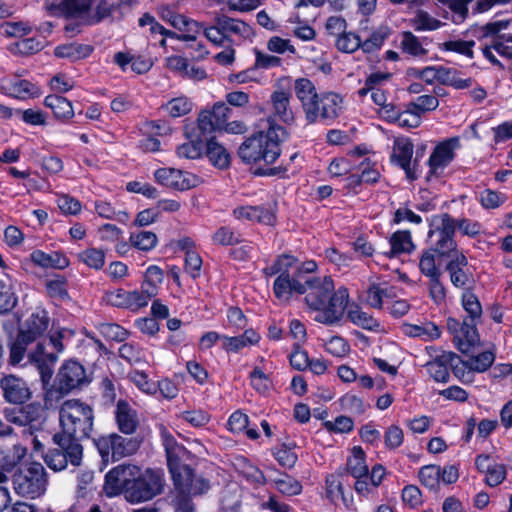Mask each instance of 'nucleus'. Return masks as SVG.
Instances as JSON below:
<instances>
[{
    "label": "nucleus",
    "mask_w": 512,
    "mask_h": 512,
    "mask_svg": "<svg viewBox=\"0 0 512 512\" xmlns=\"http://www.w3.org/2000/svg\"><path fill=\"white\" fill-rule=\"evenodd\" d=\"M164 489L163 473L159 470L140 468L132 464H121L105 475L103 490L109 497L123 494L130 503L153 499Z\"/></svg>",
    "instance_id": "1"
},
{
    "label": "nucleus",
    "mask_w": 512,
    "mask_h": 512,
    "mask_svg": "<svg viewBox=\"0 0 512 512\" xmlns=\"http://www.w3.org/2000/svg\"><path fill=\"white\" fill-rule=\"evenodd\" d=\"M160 436L176 491L183 497L200 496L208 492L211 487L210 481L196 474L187 463L191 453L163 426L160 428Z\"/></svg>",
    "instance_id": "2"
},
{
    "label": "nucleus",
    "mask_w": 512,
    "mask_h": 512,
    "mask_svg": "<svg viewBox=\"0 0 512 512\" xmlns=\"http://www.w3.org/2000/svg\"><path fill=\"white\" fill-rule=\"evenodd\" d=\"M303 288L305 303L311 310L319 312L315 321L331 325L342 318L349 299L345 287L335 290L331 277H310L305 274Z\"/></svg>",
    "instance_id": "3"
},
{
    "label": "nucleus",
    "mask_w": 512,
    "mask_h": 512,
    "mask_svg": "<svg viewBox=\"0 0 512 512\" xmlns=\"http://www.w3.org/2000/svg\"><path fill=\"white\" fill-rule=\"evenodd\" d=\"M294 92L300 102L308 124L325 122L330 124L342 111V97L334 92L318 94L314 83L308 78L294 82Z\"/></svg>",
    "instance_id": "4"
},
{
    "label": "nucleus",
    "mask_w": 512,
    "mask_h": 512,
    "mask_svg": "<svg viewBox=\"0 0 512 512\" xmlns=\"http://www.w3.org/2000/svg\"><path fill=\"white\" fill-rule=\"evenodd\" d=\"M289 137L287 130L279 125H271L266 132H258L248 137L239 147L238 155L247 164L260 161L272 164L281 154L280 143Z\"/></svg>",
    "instance_id": "5"
},
{
    "label": "nucleus",
    "mask_w": 512,
    "mask_h": 512,
    "mask_svg": "<svg viewBox=\"0 0 512 512\" xmlns=\"http://www.w3.org/2000/svg\"><path fill=\"white\" fill-rule=\"evenodd\" d=\"M61 433L56 435L81 443L90 437L94 425V412L90 405L80 400L65 401L59 411Z\"/></svg>",
    "instance_id": "6"
},
{
    "label": "nucleus",
    "mask_w": 512,
    "mask_h": 512,
    "mask_svg": "<svg viewBox=\"0 0 512 512\" xmlns=\"http://www.w3.org/2000/svg\"><path fill=\"white\" fill-rule=\"evenodd\" d=\"M12 483L16 494L35 499L46 491L48 484L47 473L41 463L32 462L14 473Z\"/></svg>",
    "instance_id": "7"
},
{
    "label": "nucleus",
    "mask_w": 512,
    "mask_h": 512,
    "mask_svg": "<svg viewBox=\"0 0 512 512\" xmlns=\"http://www.w3.org/2000/svg\"><path fill=\"white\" fill-rule=\"evenodd\" d=\"M53 441L58 446L57 449L49 451L44 456L47 466L54 471H61L67 467L68 463L73 466H79L83 457V446L81 443L71 442L56 434L53 435Z\"/></svg>",
    "instance_id": "8"
},
{
    "label": "nucleus",
    "mask_w": 512,
    "mask_h": 512,
    "mask_svg": "<svg viewBox=\"0 0 512 512\" xmlns=\"http://www.w3.org/2000/svg\"><path fill=\"white\" fill-rule=\"evenodd\" d=\"M317 264L314 261H307L297 266L295 271L291 273H283L278 275L274 281V294L280 300L288 301L294 293L303 294L305 274L314 272Z\"/></svg>",
    "instance_id": "9"
},
{
    "label": "nucleus",
    "mask_w": 512,
    "mask_h": 512,
    "mask_svg": "<svg viewBox=\"0 0 512 512\" xmlns=\"http://www.w3.org/2000/svg\"><path fill=\"white\" fill-rule=\"evenodd\" d=\"M453 217L445 213L440 216V222L428 233V239L432 252L441 257L452 258L457 251L454 240Z\"/></svg>",
    "instance_id": "10"
},
{
    "label": "nucleus",
    "mask_w": 512,
    "mask_h": 512,
    "mask_svg": "<svg viewBox=\"0 0 512 512\" xmlns=\"http://www.w3.org/2000/svg\"><path fill=\"white\" fill-rule=\"evenodd\" d=\"M459 147L460 140L458 137H451L438 143L428 159L429 175H441L453 161L455 151Z\"/></svg>",
    "instance_id": "11"
},
{
    "label": "nucleus",
    "mask_w": 512,
    "mask_h": 512,
    "mask_svg": "<svg viewBox=\"0 0 512 512\" xmlns=\"http://www.w3.org/2000/svg\"><path fill=\"white\" fill-rule=\"evenodd\" d=\"M56 383L59 391L67 394L88 383V378L84 367L79 362L69 360L60 367L56 376Z\"/></svg>",
    "instance_id": "12"
},
{
    "label": "nucleus",
    "mask_w": 512,
    "mask_h": 512,
    "mask_svg": "<svg viewBox=\"0 0 512 512\" xmlns=\"http://www.w3.org/2000/svg\"><path fill=\"white\" fill-rule=\"evenodd\" d=\"M154 177L159 184L180 191L194 188L201 183L198 176L175 168L157 169Z\"/></svg>",
    "instance_id": "13"
},
{
    "label": "nucleus",
    "mask_w": 512,
    "mask_h": 512,
    "mask_svg": "<svg viewBox=\"0 0 512 512\" xmlns=\"http://www.w3.org/2000/svg\"><path fill=\"white\" fill-rule=\"evenodd\" d=\"M450 282L456 288L469 290L475 280L466 256L462 252H455L446 264Z\"/></svg>",
    "instance_id": "14"
},
{
    "label": "nucleus",
    "mask_w": 512,
    "mask_h": 512,
    "mask_svg": "<svg viewBox=\"0 0 512 512\" xmlns=\"http://www.w3.org/2000/svg\"><path fill=\"white\" fill-rule=\"evenodd\" d=\"M28 359L37 367L42 382L49 383L57 362V353L51 351L45 341H41L28 353Z\"/></svg>",
    "instance_id": "15"
},
{
    "label": "nucleus",
    "mask_w": 512,
    "mask_h": 512,
    "mask_svg": "<svg viewBox=\"0 0 512 512\" xmlns=\"http://www.w3.org/2000/svg\"><path fill=\"white\" fill-rule=\"evenodd\" d=\"M462 360L453 352H442L437 355L433 360L428 361L425 365L428 374L436 382L446 383L449 381V370L453 369L457 374V366Z\"/></svg>",
    "instance_id": "16"
},
{
    "label": "nucleus",
    "mask_w": 512,
    "mask_h": 512,
    "mask_svg": "<svg viewBox=\"0 0 512 512\" xmlns=\"http://www.w3.org/2000/svg\"><path fill=\"white\" fill-rule=\"evenodd\" d=\"M4 399L11 404H23L31 398L27 382L15 375H6L0 380Z\"/></svg>",
    "instance_id": "17"
},
{
    "label": "nucleus",
    "mask_w": 512,
    "mask_h": 512,
    "mask_svg": "<svg viewBox=\"0 0 512 512\" xmlns=\"http://www.w3.org/2000/svg\"><path fill=\"white\" fill-rule=\"evenodd\" d=\"M50 319L45 310L39 309L33 312L25 321L23 327L19 331L21 340L26 339L30 343L36 341L48 329Z\"/></svg>",
    "instance_id": "18"
},
{
    "label": "nucleus",
    "mask_w": 512,
    "mask_h": 512,
    "mask_svg": "<svg viewBox=\"0 0 512 512\" xmlns=\"http://www.w3.org/2000/svg\"><path fill=\"white\" fill-rule=\"evenodd\" d=\"M413 155V144L408 138H397L394 141L393 154L391 160L397 163L406 173L410 180L417 178L411 168V159Z\"/></svg>",
    "instance_id": "19"
},
{
    "label": "nucleus",
    "mask_w": 512,
    "mask_h": 512,
    "mask_svg": "<svg viewBox=\"0 0 512 512\" xmlns=\"http://www.w3.org/2000/svg\"><path fill=\"white\" fill-rule=\"evenodd\" d=\"M115 419L118 429L127 435L133 434L139 425L137 411L124 401L119 400L115 409Z\"/></svg>",
    "instance_id": "20"
},
{
    "label": "nucleus",
    "mask_w": 512,
    "mask_h": 512,
    "mask_svg": "<svg viewBox=\"0 0 512 512\" xmlns=\"http://www.w3.org/2000/svg\"><path fill=\"white\" fill-rule=\"evenodd\" d=\"M166 66L171 71L193 81L203 80L207 76L204 69L188 62L186 58L177 55L168 57L166 59Z\"/></svg>",
    "instance_id": "21"
},
{
    "label": "nucleus",
    "mask_w": 512,
    "mask_h": 512,
    "mask_svg": "<svg viewBox=\"0 0 512 512\" xmlns=\"http://www.w3.org/2000/svg\"><path fill=\"white\" fill-rule=\"evenodd\" d=\"M233 215L238 220L256 221L265 225H273L276 219L273 210L263 206H239L233 210Z\"/></svg>",
    "instance_id": "22"
},
{
    "label": "nucleus",
    "mask_w": 512,
    "mask_h": 512,
    "mask_svg": "<svg viewBox=\"0 0 512 512\" xmlns=\"http://www.w3.org/2000/svg\"><path fill=\"white\" fill-rule=\"evenodd\" d=\"M270 99L274 115L284 123L292 124L295 121V115L290 106L291 93L284 90H275Z\"/></svg>",
    "instance_id": "23"
},
{
    "label": "nucleus",
    "mask_w": 512,
    "mask_h": 512,
    "mask_svg": "<svg viewBox=\"0 0 512 512\" xmlns=\"http://www.w3.org/2000/svg\"><path fill=\"white\" fill-rule=\"evenodd\" d=\"M107 301L117 307L138 310L145 306V299L140 295V291H125L119 289L107 295Z\"/></svg>",
    "instance_id": "24"
},
{
    "label": "nucleus",
    "mask_w": 512,
    "mask_h": 512,
    "mask_svg": "<svg viewBox=\"0 0 512 512\" xmlns=\"http://www.w3.org/2000/svg\"><path fill=\"white\" fill-rule=\"evenodd\" d=\"M478 321L472 322L465 319L462 328L454 341L457 349L462 353H468L469 350L479 342L476 325Z\"/></svg>",
    "instance_id": "25"
},
{
    "label": "nucleus",
    "mask_w": 512,
    "mask_h": 512,
    "mask_svg": "<svg viewBox=\"0 0 512 512\" xmlns=\"http://www.w3.org/2000/svg\"><path fill=\"white\" fill-rule=\"evenodd\" d=\"M140 443L141 441L138 438H126L112 433V459L117 461L135 454L140 447Z\"/></svg>",
    "instance_id": "26"
},
{
    "label": "nucleus",
    "mask_w": 512,
    "mask_h": 512,
    "mask_svg": "<svg viewBox=\"0 0 512 512\" xmlns=\"http://www.w3.org/2000/svg\"><path fill=\"white\" fill-rule=\"evenodd\" d=\"M215 23H217L218 29H220L226 39L232 35L246 37L250 34L249 25L239 19L230 18L226 15H217Z\"/></svg>",
    "instance_id": "27"
},
{
    "label": "nucleus",
    "mask_w": 512,
    "mask_h": 512,
    "mask_svg": "<svg viewBox=\"0 0 512 512\" xmlns=\"http://www.w3.org/2000/svg\"><path fill=\"white\" fill-rule=\"evenodd\" d=\"M32 262L42 268L65 269L69 265L68 258L59 253H45L41 250H35L30 255Z\"/></svg>",
    "instance_id": "28"
},
{
    "label": "nucleus",
    "mask_w": 512,
    "mask_h": 512,
    "mask_svg": "<svg viewBox=\"0 0 512 512\" xmlns=\"http://www.w3.org/2000/svg\"><path fill=\"white\" fill-rule=\"evenodd\" d=\"M206 155L209 161L219 169L228 168L230 165V154L214 137L206 143Z\"/></svg>",
    "instance_id": "29"
},
{
    "label": "nucleus",
    "mask_w": 512,
    "mask_h": 512,
    "mask_svg": "<svg viewBox=\"0 0 512 512\" xmlns=\"http://www.w3.org/2000/svg\"><path fill=\"white\" fill-rule=\"evenodd\" d=\"M24 420L23 431H39L45 424L43 410L39 404L31 403L21 407Z\"/></svg>",
    "instance_id": "30"
},
{
    "label": "nucleus",
    "mask_w": 512,
    "mask_h": 512,
    "mask_svg": "<svg viewBox=\"0 0 512 512\" xmlns=\"http://www.w3.org/2000/svg\"><path fill=\"white\" fill-rule=\"evenodd\" d=\"M27 450L20 444L13 445L11 449H0V471L4 474L12 471L26 456Z\"/></svg>",
    "instance_id": "31"
},
{
    "label": "nucleus",
    "mask_w": 512,
    "mask_h": 512,
    "mask_svg": "<svg viewBox=\"0 0 512 512\" xmlns=\"http://www.w3.org/2000/svg\"><path fill=\"white\" fill-rule=\"evenodd\" d=\"M347 471L354 478L368 476V465L365 461V453L361 447H354L352 455L347 459Z\"/></svg>",
    "instance_id": "32"
},
{
    "label": "nucleus",
    "mask_w": 512,
    "mask_h": 512,
    "mask_svg": "<svg viewBox=\"0 0 512 512\" xmlns=\"http://www.w3.org/2000/svg\"><path fill=\"white\" fill-rule=\"evenodd\" d=\"M92 51L93 48L89 45L70 43L57 46L54 54L59 58H68L76 61L88 57Z\"/></svg>",
    "instance_id": "33"
},
{
    "label": "nucleus",
    "mask_w": 512,
    "mask_h": 512,
    "mask_svg": "<svg viewBox=\"0 0 512 512\" xmlns=\"http://www.w3.org/2000/svg\"><path fill=\"white\" fill-rule=\"evenodd\" d=\"M44 104L59 119H69L74 115L71 102L62 96L48 95L44 100Z\"/></svg>",
    "instance_id": "34"
},
{
    "label": "nucleus",
    "mask_w": 512,
    "mask_h": 512,
    "mask_svg": "<svg viewBox=\"0 0 512 512\" xmlns=\"http://www.w3.org/2000/svg\"><path fill=\"white\" fill-rule=\"evenodd\" d=\"M393 288L387 284H371L367 290V303L376 309H381L383 300L393 298Z\"/></svg>",
    "instance_id": "35"
},
{
    "label": "nucleus",
    "mask_w": 512,
    "mask_h": 512,
    "mask_svg": "<svg viewBox=\"0 0 512 512\" xmlns=\"http://www.w3.org/2000/svg\"><path fill=\"white\" fill-rule=\"evenodd\" d=\"M391 249L387 253L393 257L399 253H410L414 249V244L409 231H397L390 238Z\"/></svg>",
    "instance_id": "36"
},
{
    "label": "nucleus",
    "mask_w": 512,
    "mask_h": 512,
    "mask_svg": "<svg viewBox=\"0 0 512 512\" xmlns=\"http://www.w3.org/2000/svg\"><path fill=\"white\" fill-rule=\"evenodd\" d=\"M400 47L404 53L413 57H423L428 53L420 39L410 31L401 33Z\"/></svg>",
    "instance_id": "37"
},
{
    "label": "nucleus",
    "mask_w": 512,
    "mask_h": 512,
    "mask_svg": "<svg viewBox=\"0 0 512 512\" xmlns=\"http://www.w3.org/2000/svg\"><path fill=\"white\" fill-rule=\"evenodd\" d=\"M326 494L331 502L337 504L341 501L345 507H349L352 501L344 495L341 481L333 474L326 477Z\"/></svg>",
    "instance_id": "38"
},
{
    "label": "nucleus",
    "mask_w": 512,
    "mask_h": 512,
    "mask_svg": "<svg viewBox=\"0 0 512 512\" xmlns=\"http://www.w3.org/2000/svg\"><path fill=\"white\" fill-rule=\"evenodd\" d=\"M95 0H61L58 4L51 3V9L58 8L70 16H79L87 12Z\"/></svg>",
    "instance_id": "39"
},
{
    "label": "nucleus",
    "mask_w": 512,
    "mask_h": 512,
    "mask_svg": "<svg viewBox=\"0 0 512 512\" xmlns=\"http://www.w3.org/2000/svg\"><path fill=\"white\" fill-rule=\"evenodd\" d=\"M405 333L410 337H421L424 340H434L440 337V330L434 323L427 322L421 325H408Z\"/></svg>",
    "instance_id": "40"
},
{
    "label": "nucleus",
    "mask_w": 512,
    "mask_h": 512,
    "mask_svg": "<svg viewBox=\"0 0 512 512\" xmlns=\"http://www.w3.org/2000/svg\"><path fill=\"white\" fill-rule=\"evenodd\" d=\"M419 480L422 485L430 490L437 491L440 485V466L426 465L420 468L418 472Z\"/></svg>",
    "instance_id": "41"
},
{
    "label": "nucleus",
    "mask_w": 512,
    "mask_h": 512,
    "mask_svg": "<svg viewBox=\"0 0 512 512\" xmlns=\"http://www.w3.org/2000/svg\"><path fill=\"white\" fill-rule=\"evenodd\" d=\"M45 47V41L43 39H37L34 37L20 39L15 42L11 47L10 51L21 55H30L41 51Z\"/></svg>",
    "instance_id": "42"
},
{
    "label": "nucleus",
    "mask_w": 512,
    "mask_h": 512,
    "mask_svg": "<svg viewBox=\"0 0 512 512\" xmlns=\"http://www.w3.org/2000/svg\"><path fill=\"white\" fill-rule=\"evenodd\" d=\"M462 306L468 314V320L479 321L482 316V306L477 296L469 289L462 294Z\"/></svg>",
    "instance_id": "43"
},
{
    "label": "nucleus",
    "mask_w": 512,
    "mask_h": 512,
    "mask_svg": "<svg viewBox=\"0 0 512 512\" xmlns=\"http://www.w3.org/2000/svg\"><path fill=\"white\" fill-rule=\"evenodd\" d=\"M494 360L495 355L492 351H484L476 356L470 357L465 362L462 361L461 363L472 371L482 373L491 367Z\"/></svg>",
    "instance_id": "44"
},
{
    "label": "nucleus",
    "mask_w": 512,
    "mask_h": 512,
    "mask_svg": "<svg viewBox=\"0 0 512 512\" xmlns=\"http://www.w3.org/2000/svg\"><path fill=\"white\" fill-rule=\"evenodd\" d=\"M347 316L355 325L366 330H374L379 326L377 320L368 313L362 311L358 306L350 308Z\"/></svg>",
    "instance_id": "45"
},
{
    "label": "nucleus",
    "mask_w": 512,
    "mask_h": 512,
    "mask_svg": "<svg viewBox=\"0 0 512 512\" xmlns=\"http://www.w3.org/2000/svg\"><path fill=\"white\" fill-rule=\"evenodd\" d=\"M443 25V22L425 11H419L413 19V26L416 31H434Z\"/></svg>",
    "instance_id": "46"
},
{
    "label": "nucleus",
    "mask_w": 512,
    "mask_h": 512,
    "mask_svg": "<svg viewBox=\"0 0 512 512\" xmlns=\"http://www.w3.org/2000/svg\"><path fill=\"white\" fill-rule=\"evenodd\" d=\"M192 107V102L188 98L181 96L170 100L164 106V109L171 117L177 118L188 114Z\"/></svg>",
    "instance_id": "47"
},
{
    "label": "nucleus",
    "mask_w": 512,
    "mask_h": 512,
    "mask_svg": "<svg viewBox=\"0 0 512 512\" xmlns=\"http://www.w3.org/2000/svg\"><path fill=\"white\" fill-rule=\"evenodd\" d=\"M162 18L168 21L174 28L179 30H192V26L200 27V24L195 21H189L184 16L174 13L169 8H163L161 12Z\"/></svg>",
    "instance_id": "48"
},
{
    "label": "nucleus",
    "mask_w": 512,
    "mask_h": 512,
    "mask_svg": "<svg viewBox=\"0 0 512 512\" xmlns=\"http://www.w3.org/2000/svg\"><path fill=\"white\" fill-rule=\"evenodd\" d=\"M131 244L142 251H149L153 249L157 244V236L150 231H141L139 233H133L130 236Z\"/></svg>",
    "instance_id": "49"
},
{
    "label": "nucleus",
    "mask_w": 512,
    "mask_h": 512,
    "mask_svg": "<svg viewBox=\"0 0 512 512\" xmlns=\"http://www.w3.org/2000/svg\"><path fill=\"white\" fill-rule=\"evenodd\" d=\"M78 258L88 267L99 270L104 266L105 254L102 250L89 248L79 253Z\"/></svg>",
    "instance_id": "50"
},
{
    "label": "nucleus",
    "mask_w": 512,
    "mask_h": 512,
    "mask_svg": "<svg viewBox=\"0 0 512 512\" xmlns=\"http://www.w3.org/2000/svg\"><path fill=\"white\" fill-rule=\"evenodd\" d=\"M275 486L282 494L293 496L298 495L302 491L301 483L289 475H283L274 480Z\"/></svg>",
    "instance_id": "51"
},
{
    "label": "nucleus",
    "mask_w": 512,
    "mask_h": 512,
    "mask_svg": "<svg viewBox=\"0 0 512 512\" xmlns=\"http://www.w3.org/2000/svg\"><path fill=\"white\" fill-rule=\"evenodd\" d=\"M475 46V42L473 40L465 41V40H452L446 41L439 45V48L444 51H452L459 53L461 55L467 56L469 58H473V47Z\"/></svg>",
    "instance_id": "52"
},
{
    "label": "nucleus",
    "mask_w": 512,
    "mask_h": 512,
    "mask_svg": "<svg viewBox=\"0 0 512 512\" xmlns=\"http://www.w3.org/2000/svg\"><path fill=\"white\" fill-rule=\"evenodd\" d=\"M46 292L52 299L55 300H66L69 298L66 289V279L64 277H57L55 279L47 280Z\"/></svg>",
    "instance_id": "53"
},
{
    "label": "nucleus",
    "mask_w": 512,
    "mask_h": 512,
    "mask_svg": "<svg viewBox=\"0 0 512 512\" xmlns=\"http://www.w3.org/2000/svg\"><path fill=\"white\" fill-rule=\"evenodd\" d=\"M478 200L480 201L483 208L495 209L505 202L506 196L491 189H484L483 191L479 192Z\"/></svg>",
    "instance_id": "54"
},
{
    "label": "nucleus",
    "mask_w": 512,
    "mask_h": 512,
    "mask_svg": "<svg viewBox=\"0 0 512 512\" xmlns=\"http://www.w3.org/2000/svg\"><path fill=\"white\" fill-rule=\"evenodd\" d=\"M456 228L463 234L469 237H475L482 232V226L479 222L470 220L468 218H453V231Z\"/></svg>",
    "instance_id": "55"
},
{
    "label": "nucleus",
    "mask_w": 512,
    "mask_h": 512,
    "mask_svg": "<svg viewBox=\"0 0 512 512\" xmlns=\"http://www.w3.org/2000/svg\"><path fill=\"white\" fill-rule=\"evenodd\" d=\"M213 241L216 244L229 246L241 242L240 235L230 227H221L213 235Z\"/></svg>",
    "instance_id": "56"
},
{
    "label": "nucleus",
    "mask_w": 512,
    "mask_h": 512,
    "mask_svg": "<svg viewBox=\"0 0 512 512\" xmlns=\"http://www.w3.org/2000/svg\"><path fill=\"white\" fill-rule=\"evenodd\" d=\"M121 0H101L96 7V13L92 17L93 23H98L111 16L114 11L120 8Z\"/></svg>",
    "instance_id": "57"
},
{
    "label": "nucleus",
    "mask_w": 512,
    "mask_h": 512,
    "mask_svg": "<svg viewBox=\"0 0 512 512\" xmlns=\"http://www.w3.org/2000/svg\"><path fill=\"white\" fill-rule=\"evenodd\" d=\"M94 473L82 471L77 477L76 495L78 498H86L93 491Z\"/></svg>",
    "instance_id": "58"
},
{
    "label": "nucleus",
    "mask_w": 512,
    "mask_h": 512,
    "mask_svg": "<svg viewBox=\"0 0 512 512\" xmlns=\"http://www.w3.org/2000/svg\"><path fill=\"white\" fill-rule=\"evenodd\" d=\"M419 268L422 274H424L428 278L441 276V272L439 271L435 263L434 252H432L431 250H427L423 253L419 262Z\"/></svg>",
    "instance_id": "59"
},
{
    "label": "nucleus",
    "mask_w": 512,
    "mask_h": 512,
    "mask_svg": "<svg viewBox=\"0 0 512 512\" xmlns=\"http://www.w3.org/2000/svg\"><path fill=\"white\" fill-rule=\"evenodd\" d=\"M361 45V39L354 33H343L336 41L338 50L345 53H353Z\"/></svg>",
    "instance_id": "60"
},
{
    "label": "nucleus",
    "mask_w": 512,
    "mask_h": 512,
    "mask_svg": "<svg viewBox=\"0 0 512 512\" xmlns=\"http://www.w3.org/2000/svg\"><path fill=\"white\" fill-rule=\"evenodd\" d=\"M253 52L255 55L254 68L256 69H270L281 65L280 57L266 54L257 48H254Z\"/></svg>",
    "instance_id": "61"
},
{
    "label": "nucleus",
    "mask_w": 512,
    "mask_h": 512,
    "mask_svg": "<svg viewBox=\"0 0 512 512\" xmlns=\"http://www.w3.org/2000/svg\"><path fill=\"white\" fill-rule=\"evenodd\" d=\"M17 303V298L11 286L0 283V314L11 311Z\"/></svg>",
    "instance_id": "62"
},
{
    "label": "nucleus",
    "mask_w": 512,
    "mask_h": 512,
    "mask_svg": "<svg viewBox=\"0 0 512 512\" xmlns=\"http://www.w3.org/2000/svg\"><path fill=\"white\" fill-rule=\"evenodd\" d=\"M100 332L107 339L118 342L124 341L128 336V332L123 327L115 323L102 324L100 326Z\"/></svg>",
    "instance_id": "63"
},
{
    "label": "nucleus",
    "mask_w": 512,
    "mask_h": 512,
    "mask_svg": "<svg viewBox=\"0 0 512 512\" xmlns=\"http://www.w3.org/2000/svg\"><path fill=\"white\" fill-rule=\"evenodd\" d=\"M328 353L336 357H344L349 352V344L339 336L331 337L325 344Z\"/></svg>",
    "instance_id": "64"
}]
</instances>
